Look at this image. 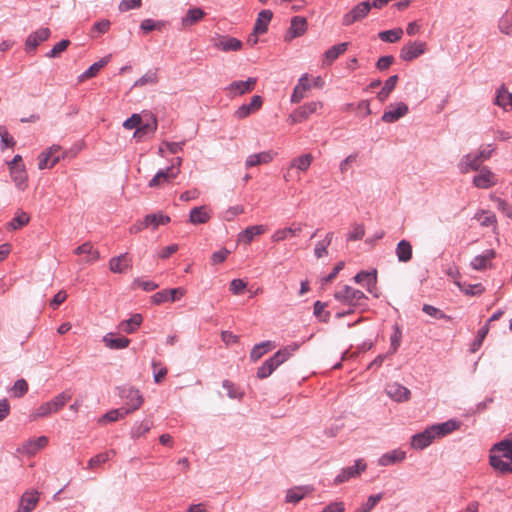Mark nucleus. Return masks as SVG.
I'll list each match as a JSON object with an SVG mask.
<instances>
[{
    "mask_svg": "<svg viewBox=\"0 0 512 512\" xmlns=\"http://www.w3.org/2000/svg\"><path fill=\"white\" fill-rule=\"evenodd\" d=\"M489 463L501 474L512 473V436L493 445Z\"/></svg>",
    "mask_w": 512,
    "mask_h": 512,
    "instance_id": "nucleus-1",
    "label": "nucleus"
},
{
    "mask_svg": "<svg viewBox=\"0 0 512 512\" xmlns=\"http://www.w3.org/2000/svg\"><path fill=\"white\" fill-rule=\"evenodd\" d=\"M299 348L298 343H293L278 350L272 357L264 361L261 367L258 368L257 377L259 379H265L270 376L274 370L284 363L295 351Z\"/></svg>",
    "mask_w": 512,
    "mask_h": 512,
    "instance_id": "nucleus-2",
    "label": "nucleus"
},
{
    "mask_svg": "<svg viewBox=\"0 0 512 512\" xmlns=\"http://www.w3.org/2000/svg\"><path fill=\"white\" fill-rule=\"evenodd\" d=\"M334 298L352 308H366L368 297L360 290L349 285H343L334 293Z\"/></svg>",
    "mask_w": 512,
    "mask_h": 512,
    "instance_id": "nucleus-3",
    "label": "nucleus"
},
{
    "mask_svg": "<svg viewBox=\"0 0 512 512\" xmlns=\"http://www.w3.org/2000/svg\"><path fill=\"white\" fill-rule=\"evenodd\" d=\"M119 397L125 401L124 409L129 411V414L137 411L143 404L144 398L139 389L125 385L118 387Z\"/></svg>",
    "mask_w": 512,
    "mask_h": 512,
    "instance_id": "nucleus-4",
    "label": "nucleus"
},
{
    "mask_svg": "<svg viewBox=\"0 0 512 512\" xmlns=\"http://www.w3.org/2000/svg\"><path fill=\"white\" fill-rule=\"evenodd\" d=\"M372 7L373 5L369 0L360 2L343 16L342 24L344 26H350L362 20L367 16Z\"/></svg>",
    "mask_w": 512,
    "mask_h": 512,
    "instance_id": "nucleus-5",
    "label": "nucleus"
},
{
    "mask_svg": "<svg viewBox=\"0 0 512 512\" xmlns=\"http://www.w3.org/2000/svg\"><path fill=\"white\" fill-rule=\"evenodd\" d=\"M366 468L367 465L363 460H356L353 466H349L341 470V472L335 477L334 484L340 485L352 478H356L361 474V472L365 471Z\"/></svg>",
    "mask_w": 512,
    "mask_h": 512,
    "instance_id": "nucleus-6",
    "label": "nucleus"
},
{
    "mask_svg": "<svg viewBox=\"0 0 512 512\" xmlns=\"http://www.w3.org/2000/svg\"><path fill=\"white\" fill-rule=\"evenodd\" d=\"M426 52V43L410 41L400 51V58L403 61H412Z\"/></svg>",
    "mask_w": 512,
    "mask_h": 512,
    "instance_id": "nucleus-7",
    "label": "nucleus"
},
{
    "mask_svg": "<svg viewBox=\"0 0 512 512\" xmlns=\"http://www.w3.org/2000/svg\"><path fill=\"white\" fill-rule=\"evenodd\" d=\"M435 438H437V432H435L432 425L427 427L424 431L413 435L411 445L414 449L423 450L428 447Z\"/></svg>",
    "mask_w": 512,
    "mask_h": 512,
    "instance_id": "nucleus-8",
    "label": "nucleus"
},
{
    "mask_svg": "<svg viewBox=\"0 0 512 512\" xmlns=\"http://www.w3.org/2000/svg\"><path fill=\"white\" fill-rule=\"evenodd\" d=\"M179 173L180 170L174 165H171L165 169H161L149 181L148 186L151 188L159 187L161 184L170 182L175 179Z\"/></svg>",
    "mask_w": 512,
    "mask_h": 512,
    "instance_id": "nucleus-9",
    "label": "nucleus"
},
{
    "mask_svg": "<svg viewBox=\"0 0 512 512\" xmlns=\"http://www.w3.org/2000/svg\"><path fill=\"white\" fill-rule=\"evenodd\" d=\"M322 107V103L318 101H313L309 103H305L296 109L291 115L292 123L302 122L307 119L311 114L315 113L318 109Z\"/></svg>",
    "mask_w": 512,
    "mask_h": 512,
    "instance_id": "nucleus-10",
    "label": "nucleus"
},
{
    "mask_svg": "<svg viewBox=\"0 0 512 512\" xmlns=\"http://www.w3.org/2000/svg\"><path fill=\"white\" fill-rule=\"evenodd\" d=\"M263 105V98L259 95H254L251 98L250 103L242 104L238 107V109L234 112V116L237 119H245L250 116L252 113L258 111Z\"/></svg>",
    "mask_w": 512,
    "mask_h": 512,
    "instance_id": "nucleus-11",
    "label": "nucleus"
},
{
    "mask_svg": "<svg viewBox=\"0 0 512 512\" xmlns=\"http://www.w3.org/2000/svg\"><path fill=\"white\" fill-rule=\"evenodd\" d=\"M307 30V20L302 16H294L291 19L290 27L285 35V41L302 36Z\"/></svg>",
    "mask_w": 512,
    "mask_h": 512,
    "instance_id": "nucleus-12",
    "label": "nucleus"
},
{
    "mask_svg": "<svg viewBox=\"0 0 512 512\" xmlns=\"http://www.w3.org/2000/svg\"><path fill=\"white\" fill-rule=\"evenodd\" d=\"M496 257L494 249H487L482 254L475 256L471 260V267L477 271H483L492 267V260Z\"/></svg>",
    "mask_w": 512,
    "mask_h": 512,
    "instance_id": "nucleus-13",
    "label": "nucleus"
},
{
    "mask_svg": "<svg viewBox=\"0 0 512 512\" xmlns=\"http://www.w3.org/2000/svg\"><path fill=\"white\" fill-rule=\"evenodd\" d=\"M257 78L249 77L246 81H233L226 88L233 96L244 95L254 90Z\"/></svg>",
    "mask_w": 512,
    "mask_h": 512,
    "instance_id": "nucleus-14",
    "label": "nucleus"
},
{
    "mask_svg": "<svg viewBox=\"0 0 512 512\" xmlns=\"http://www.w3.org/2000/svg\"><path fill=\"white\" fill-rule=\"evenodd\" d=\"M386 394L396 402H406L411 396L410 390L397 382L387 385Z\"/></svg>",
    "mask_w": 512,
    "mask_h": 512,
    "instance_id": "nucleus-15",
    "label": "nucleus"
},
{
    "mask_svg": "<svg viewBox=\"0 0 512 512\" xmlns=\"http://www.w3.org/2000/svg\"><path fill=\"white\" fill-rule=\"evenodd\" d=\"M408 111V106L403 102L397 103L395 107L391 104L389 109L383 113L381 120L385 123H394L404 117Z\"/></svg>",
    "mask_w": 512,
    "mask_h": 512,
    "instance_id": "nucleus-16",
    "label": "nucleus"
},
{
    "mask_svg": "<svg viewBox=\"0 0 512 512\" xmlns=\"http://www.w3.org/2000/svg\"><path fill=\"white\" fill-rule=\"evenodd\" d=\"M49 28H40L37 31L31 33L25 42V50L27 52L34 51L38 45L46 41L50 36Z\"/></svg>",
    "mask_w": 512,
    "mask_h": 512,
    "instance_id": "nucleus-17",
    "label": "nucleus"
},
{
    "mask_svg": "<svg viewBox=\"0 0 512 512\" xmlns=\"http://www.w3.org/2000/svg\"><path fill=\"white\" fill-rule=\"evenodd\" d=\"M132 267V259L128 253H123L119 256L112 257L109 260V269L113 273H125Z\"/></svg>",
    "mask_w": 512,
    "mask_h": 512,
    "instance_id": "nucleus-18",
    "label": "nucleus"
},
{
    "mask_svg": "<svg viewBox=\"0 0 512 512\" xmlns=\"http://www.w3.org/2000/svg\"><path fill=\"white\" fill-rule=\"evenodd\" d=\"M61 147L59 145H53L46 151L42 152L39 155L38 168L40 170L52 168L58 161L60 160L62 155H57L53 159H51L53 155V151H60Z\"/></svg>",
    "mask_w": 512,
    "mask_h": 512,
    "instance_id": "nucleus-19",
    "label": "nucleus"
},
{
    "mask_svg": "<svg viewBox=\"0 0 512 512\" xmlns=\"http://www.w3.org/2000/svg\"><path fill=\"white\" fill-rule=\"evenodd\" d=\"M354 281L365 286L369 293H373V289L376 288L377 284V272L376 270L371 272L360 271L354 276Z\"/></svg>",
    "mask_w": 512,
    "mask_h": 512,
    "instance_id": "nucleus-20",
    "label": "nucleus"
},
{
    "mask_svg": "<svg viewBox=\"0 0 512 512\" xmlns=\"http://www.w3.org/2000/svg\"><path fill=\"white\" fill-rule=\"evenodd\" d=\"M10 175L15 183V186L20 190L24 191L27 188V180L28 175L26 173V169L24 165L21 166H11L10 169Z\"/></svg>",
    "mask_w": 512,
    "mask_h": 512,
    "instance_id": "nucleus-21",
    "label": "nucleus"
},
{
    "mask_svg": "<svg viewBox=\"0 0 512 512\" xmlns=\"http://www.w3.org/2000/svg\"><path fill=\"white\" fill-rule=\"evenodd\" d=\"M39 502V493L37 491H26L19 504L17 512H31Z\"/></svg>",
    "mask_w": 512,
    "mask_h": 512,
    "instance_id": "nucleus-22",
    "label": "nucleus"
},
{
    "mask_svg": "<svg viewBox=\"0 0 512 512\" xmlns=\"http://www.w3.org/2000/svg\"><path fill=\"white\" fill-rule=\"evenodd\" d=\"M313 161V156L310 153L303 154L299 157L294 158L289 166L288 173L284 175L286 181H288V177L290 176L291 169H297L300 172H305L309 169L311 163Z\"/></svg>",
    "mask_w": 512,
    "mask_h": 512,
    "instance_id": "nucleus-23",
    "label": "nucleus"
},
{
    "mask_svg": "<svg viewBox=\"0 0 512 512\" xmlns=\"http://www.w3.org/2000/svg\"><path fill=\"white\" fill-rule=\"evenodd\" d=\"M302 226V223H294L290 227L279 229L273 233L271 240L273 242H281L286 240L288 237L296 236L302 231Z\"/></svg>",
    "mask_w": 512,
    "mask_h": 512,
    "instance_id": "nucleus-24",
    "label": "nucleus"
},
{
    "mask_svg": "<svg viewBox=\"0 0 512 512\" xmlns=\"http://www.w3.org/2000/svg\"><path fill=\"white\" fill-rule=\"evenodd\" d=\"M406 458V452L401 449H394L387 453H384L378 460L380 466H390L396 463L404 461Z\"/></svg>",
    "mask_w": 512,
    "mask_h": 512,
    "instance_id": "nucleus-25",
    "label": "nucleus"
},
{
    "mask_svg": "<svg viewBox=\"0 0 512 512\" xmlns=\"http://www.w3.org/2000/svg\"><path fill=\"white\" fill-rule=\"evenodd\" d=\"M473 184L477 188L488 189L495 185L494 174L487 167H484L480 174L474 176Z\"/></svg>",
    "mask_w": 512,
    "mask_h": 512,
    "instance_id": "nucleus-26",
    "label": "nucleus"
},
{
    "mask_svg": "<svg viewBox=\"0 0 512 512\" xmlns=\"http://www.w3.org/2000/svg\"><path fill=\"white\" fill-rule=\"evenodd\" d=\"M276 153L273 151H264L257 154L249 155L246 159L245 165L251 168L260 164L270 163L275 157Z\"/></svg>",
    "mask_w": 512,
    "mask_h": 512,
    "instance_id": "nucleus-27",
    "label": "nucleus"
},
{
    "mask_svg": "<svg viewBox=\"0 0 512 512\" xmlns=\"http://www.w3.org/2000/svg\"><path fill=\"white\" fill-rule=\"evenodd\" d=\"M273 13L271 10L265 9L258 13L256 22L254 24V32L256 34H264L268 30L269 23L271 22Z\"/></svg>",
    "mask_w": 512,
    "mask_h": 512,
    "instance_id": "nucleus-28",
    "label": "nucleus"
},
{
    "mask_svg": "<svg viewBox=\"0 0 512 512\" xmlns=\"http://www.w3.org/2000/svg\"><path fill=\"white\" fill-rule=\"evenodd\" d=\"M309 89H310V83H309L308 75L304 74L300 77L297 85L293 89V93L291 95V102L299 103L305 97V92Z\"/></svg>",
    "mask_w": 512,
    "mask_h": 512,
    "instance_id": "nucleus-29",
    "label": "nucleus"
},
{
    "mask_svg": "<svg viewBox=\"0 0 512 512\" xmlns=\"http://www.w3.org/2000/svg\"><path fill=\"white\" fill-rule=\"evenodd\" d=\"M482 161L477 154L469 153L462 157L459 168L462 173H467L470 170L477 171L480 168Z\"/></svg>",
    "mask_w": 512,
    "mask_h": 512,
    "instance_id": "nucleus-30",
    "label": "nucleus"
},
{
    "mask_svg": "<svg viewBox=\"0 0 512 512\" xmlns=\"http://www.w3.org/2000/svg\"><path fill=\"white\" fill-rule=\"evenodd\" d=\"M348 47V43L343 42L330 47L325 53L323 58V65H331L341 54H343Z\"/></svg>",
    "mask_w": 512,
    "mask_h": 512,
    "instance_id": "nucleus-31",
    "label": "nucleus"
},
{
    "mask_svg": "<svg viewBox=\"0 0 512 512\" xmlns=\"http://www.w3.org/2000/svg\"><path fill=\"white\" fill-rule=\"evenodd\" d=\"M211 216L205 206L194 207L190 211L189 221L194 225L205 224L210 220Z\"/></svg>",
    "mask_w": 512,
    "mask_h": 512,
    "instance_id": "nucleus-32",
    "label": "nucleus"
},
{
    "mask_svg": "<svg viewBox=\"0 0 512 512\" xmlns=\"http://www.w3.org/2000/svg\"><path fill=\"white\" fill-rule=\"evenodd\" d=\"M399 262L407 263L412 259V245L407 240L398 242L395 250Z\"/></svg>",
    "mask_w": 512,
    "mask_h": 512,
    "instance_id": "nucleus-33",
    "label": "nucleus"
},
{
    "mask_svg": "<svg viewBox=\"0 0 512 512\" xmlns=\"http://www.w3.org/2000/svg\"><path fill=\"white\" fill-rule=\"evenodd\" d=\"M265 231L266 228L264 225L248 226L240 233L239 241L244 242L245 244H250L255 236L261 235Z\"/></svg>",
    "mask_w": 512,
    "mask_h": 512,
    "instance_id": "nucleus-34",
    "label": "nucleus"
},
{
    "mask_svg": "<svg viewBox=\"0 0 512 512\" xmlns=\"http://www.w3.org/2000/svg\"><path fill=\"white\" fill-rule=\"evenodd\" d=\"M143 321L141 314H133L129 319L124 320L120 323L119 329L128 334L134 333Z\"/></svg>",
    "mask_w": 512,
    "mask_h": 512,
    "instance_id": "nucleus-35",
    "label": "nucleus"
},
{
    "mask_svg": "<svg viewBox=\"0 0 512 512\" xmlns=\"http://www.w3.org/2000/svg\"><path fill=\"white\" fill-rule=\"evenodd\" d=\"M103 342L110 349H124L128 347L130 340L127 337H113L112 333H108L103 337Z\"/></svg>",
    "mask_w": 512,
    "mask_h": 512,
    "instance_id": "nucleus-36",
    "label": "nucleus"
},
{
    "mask_svg": "<svg viewBox=\"0 0 512 512\" xmlns=\"http://www.w3.org/2000/svg\"><path fill=\"white\" fill-rule=\"evenodd\" d=\"M48 444V438L46 436H40L35 440L27 441L23 449L28 455H35L40 449L44 448Z\"/></svg>",
    "mask_w": 512,
    "mask_h": 512,
    "instance_id": "nucleus-37",
    "label": "nucleus"
},
{
    "mask_svg": "<svg viewBox=\"0 0 512 512\" xmlns=\"http://www.w3.org/2000/svg\"><path fill=\"white\" fill-rule=\"evenodd\" d=\"M170 222V217L162 213L148 214L144 217V225L146 228H158L159 225H165Z\"/></svg>",
    "mask_w": 512,
    "mask_h": 512,
    "instance_id": "nucleus-38",
    "label": "nucleus"
},
{
    "mask_svg": "<svg viewBox=\"0 0 512 512\" xmlns=\"http://www.w3.org/2000/svg\"><path fill=\"white\" fill-rule=\"evenodd\" d=\"M205 13L200 8H191L187 11L186 15L182 18V26L189 27L199 22Z\"/></svg>",
    "mask_w": 512,
    "mask_h": 512,
    "instance_id": "nucleus-39",
    "label": "nucleus"
},
{
    "mask_svg": "<svg viewBox=\"0 0 512 512\" xmlns=\"http://www.w3.org/2000/svg\"><path fill=\"white\" fill-rule=\"evenodd\" d=\"M398 80V75H392L385 81L383 88L377 94V98L380 102L386 101L390 93L396 87Z\"/></svg>",
    "mask_w": 512,
    "mask_h": 512,
    "instance_id": "nucleus-40",
    "label": "nucleus"
},
{
    "mask_svg": "<svg viewBox=\"0 0 512 512\" xmlns=\"http://www.w3.org/2000/svg\"><path fill=\"white\" fill-rule=\"evenodd\" d=\"M495 104L507 109H512V93L509 92L504 85H502L496 95Z\"/></svg>",
    "mask_w": 512,
    "mask_h": 512,
    "instance_id": "nucleus-41",
    "label": "nucleus"
},
{
    "mask_svg": "<svg viewBox=\"0 0 512 512\" xmlns=\"http://www.w3.org/2000/svg\"><path fill=\"white\" fill-rule=\"evenodd\" d=\"M216 47L222 51H238L242 47V42L234 37H224L217 44Z\"/></svg>",
    "mask_w": 512,
    "mask_h": 512,
    "instance_id": "nucleus-42",
    "label": "nucleus"
},
{
    "mask_svg": "<svg viewBox=\"0 0 512 512\" xmlns=\"http://www.w3.org/2000/svg\"><path fill=\"white\" fill-rule=\"evenodd\" d=\"M460 426V423L455 420H448L446 422L440 424H434L433 427L435 432H437V437H443L448 435L449 433L455 431Z\"/></svg>",
    "mask_w": 512,
    "mask_h": 512,
    "instance_id": "nucleus-43",
    "label": "nucleus"
},
{
    "mask_svg": "<svg viewBox=\"0 0 512 512\" xmlns=\"http://www.w3.org/2000/svg\"><path fill=\"white\" fill-rule=\"evenodd\" d=\"M109 62V57H104L100 59L99 61L93 63L85 72H83L80 77L79 81H83L85 79L92 78L97 75V73L102 69L104 66H106Z\"/></svg>",
    "mask_w": 512,
    "mask_h": 512,
    "instance_id": "nucleus-44",
    "label": "nucleus"
},
{
    "mask_svg": "<svg viewBox=\"0 0 512 512\" xmlns=\"http://www.w3.org/2000/svg\"><path fill=\"white\" fill-rule=\"evenodd\" d=\"M116 455L115 450L106 451L100 454H97L96 456L92 457L88 461V469H96L97 467H100L102 464L106 463L111 456Z\"/></svg>",
    "mask_w": 512,
    "mask_h": 512,
    "instance_id": "nucleus-45",
    "label": "nucleus"
},
{
    "mask_svg": "<svg viewBox=\"0 0 512 512\" xmlns=\"http://www.w3.org/2000/svg\"><path fill=\"white\" fill-rule=\"evenodd\" d=\"M157 129V119L155 116H151L150 120L145 124H140L136 129L134 136L142 137L146 134H153Z\"/></svg>",
    "mask_w": 512,
    "mask_h": 512,
    "instance_id": "nucleus-46",
    "label": "nucleus"
},
{
    "mask_svg": "<svg viewBox=\"0 0 512 512\" xmlns=\"http://www.w3.org/2000/svg\"><path fill=\"white\" fill-rule=\"evenodd\" d=\"M127 415H129V411H126L124 409V407H121V408L110 410L109 412L105 413L100 418L99 421L102 423L114 422V421L125 418Z\"/></svg>",
    "mask_w": 512,
    "mask_h": 512,
    "instance_id": "nucleus-47",
    "label": "nucleus"
},
{
    "mask_svg": "<svg viewBox=\"0 0 512 512\" xmlns=\"http://www.w3.org/2000/svg\"><path fill=\"white\" fill-rule=\"evenodd\" d=\"M402 35H403L402 28H395V29L385 30V31L380 32L378 34V37L383 42L395 43L401 39Z\"/></svg>",
    "mask_w": 512,
    "mask_h": 512,
    "instance_id": "nucleus-48",
    "label": "nucleus"
},
{
    "mask_svg": "<svg viewBox=\"0 0 512 512\" xmlns=\"http://www.w3.org/2000/svg\"><path fill=\"white\" fill-rule=\"evenodd\" d=\"M30 221L28 214L22 210L18 211L15 217L9 222L8 228L11 230H17L27 225Z\"/></svg>",
    "mask_w": 512,
    "mask_h": 512,
    "instance_id": "nucleus-49",
    "label": "nucleus"
},
{
    "mask_svg": "<svg viewBox=\"0 0 512 512\" xmlns=\"http://www.w3.org/2000/svg\"><path fill=\"white\" fill-rule=\"evenodd\" d=\"M71 399V394L62 392L55 396L51 401H48L53 412L59 411Z\"/></svg>",
    "mask_w": 512,
    "mask_h": 512,
    "instance_id": "nucleus-50",
    "label": "nucleus"
},
{
    "mask_svg": "<svg viewBox=\"0 0 512 512\" xmlns=\"http://www.w3.org/2000/svg\"><path fill=\"white\" fill-rule=\"evenodd\" d=\"M151 427L152 423L147 420L136 422L131 429V437L140 438L144 436L146 433H148Z\"/></svg>",
    "mask_w": 512,
    "mask_h": 512,
    "instance_id": "nucleus-51",
    "label": "nucleus"
},
{
    "mask_svg": "<svg viewBox=\"0 0 512 512\" xmlns=\"http://www.w3.org/2000/svg\"><path fill=\"white\" fill-rule=\"evenodd\" d=\"M306 493L307 491L304 487H295L289 489L286 494V502L293 504L298 503L305 497Z\"/></svg>",
    "mask_w": 512,
    "mask_h": 512,
    "instance_id": "nucleus-52",
    "label": "nucleus"
},
{
    "mask_svg": "<svg viewBox=\"0 0 512 512\" xmlns=\"http://www.w3.org/2000/svg\"><path fill=\"white\" fill-rule=\"evenodd\" d=\"M158 82L157 69L149 70L135 81L134 87H141L147 84H156Z\"/></svg>",
    "mask_w": 512,
    "mask_h": 512,
    "instance_id": "nucleus-53",
    "label": "nucleus"
},
{
    "mask_svg": "<svg viewBox=\"0 0 512 512\" xmlns=\"http://www.w3.org/2000/svg\"><path fill=\"white\" fill-rule=\"evenodd\" d=\"M74 253L76 255L89 254V255H91V258L89 259L90 261H95L99 258V252L96 250H93V246L90 242H85L82 245L78 246L74 250Z\"/></svg>",
    "mask_w": 512,
    "mask_h": 512,
    "instance_id": "nucleus-54",
    "label": "nucleus"
},
{
    "mask_svg": "<svg viewBox=\"0 0 512 512\" xmlns=\"http://www.w3.org/2000/svg\"><path fill=\"white\" fill-rule=\"evenodd\" d=\"M422 311L425 314H427V315H429V316H431V317H433L435 319H445V320H448V321H450L452 319L451 316L446 315L440 309H438V308H436V307H434V306H432L430 304H424L422 306Z\"/></svg>",
    "mask_w": 512,
    "mask_h": 512,
    "instance_id": "nucleus-55",
    "label": "nucleus"
},
{
    "mask_svg": "<svg viewBox=\"0 0 512 512\" xmlns=\"http://www.w3.org/2000/svg\"><path fill=\"white\" fill-rule=\"evenodd\" d=\"M383 498V493H378L368 497L366 503L357 508L355 512H370L377 503Z\"/></svg>",
    "mask_w": 512,
    "mask_h": 512,
    "instance_id": "nucleus-56",
    "label": "nucleus"
},
{
    "mask_svg": "<svg viewBox=\"0 0 512 512\" xmlns=\"http://www.w3.org/2000/svg\"><path fill=\"white\" fill-rule=\"evenodd\" d=\"M326 303L316 301L314 303V315L319 318L321 322L327 323L330 319V312L325 311Z\"/></svg>",
    "mask_w": 512,
    "mask_h": 512,
    "instance_id": "nucleus-57",
    "label": "nucleus"
},
{
    "mask_svg": "<svg viewBox=\"0 0 512 512\" xmlns=\"http://www.w3.org/2000/svg\"><path fill=\"white\" fill-rule=\"evenodd\" d=\"M488 332H489V326H488V323H486L483 327H481L478 330L477 336L472 343V348H471L472 352L477 351L481 347Z\"/></svg>",
    "mask_w": 512,
    "mask_h": 512,
    "instance_id": "nucleus-58",
    "label": "nucleus"
},
{
    "mask_svg": "<svg viewBox=\"0 0 512 512\" xmlns=\"http://www.w3.org/2000/svg\"><path fill=\"white\" fill-rule=\"evenodd\" d=\"M460 289L466 294L470 296L480 295L484 292V287L481 283L477 284H459Z\"/></svg>",
    "mask_w": 512,
    "mask_h": 512,
    "instance_id": "nucleus-59",
    "label": "nucleus"
},
{
    "mask_svg": "<svg viewBox=\"0 0 512 512\" xmlns=\"http://www.w3.org/2000/svg\"><path fill=\"white\" fill-rule=\"evenodd\" d=\"M223 388L227 391V395L231 399H241L243 396V392H241L233 382L230 380H224L222 383Z\"/></svg>",
    "mask_w": 512,
    "mask_h": 512,
    "instance_id": "nucleus-60",
    "label": "nucleus"
},
{
    "mask_svg": "<svg viewBox=\"0 0 512 512\" xmlns=\"http://www.w3.org/2000/svg\"><path fill=\"white\" fill-rule=\"evenodd\" d=\"M365 235V227L363 224H354L352 230L347 235V241L361 240Z\"/></svg>",
    "mask_w": 512,
    "mask_h": 512,
    "instance_id": "nucleus-61",
    "label": "nucleus"
},
{
    "mask_svg": "<svg viewBox=\"0 0 512 512\" xmlns=\"http://www.w3.org/2000/svg\"><path fill=\"white\" fill-rule=\"evenodd\" d=\"M70 45V41L67 39H63L57 44L53 46V48L47 53L48 58H55L60 55L63 51H65Z\"/></svg>",
    "mask_w": 512,
    "mask_h": 512,
    "instance_id": "nucleus-62",
    "label": "nucleus"
},
{
    "mask_svg": "<svg viewBox=\"0 0 512 512\" xmlns=\"http://www.w3.org/2000/svg\"><path fill=\"white\" fill-rule=\"evenodd\" d=\"M13 396L20 398L28 391V384L25 379H18L12 389H11Z\"/></svg>",
    "mask_w": 512,
    "mask_h": 512,
    "instance_id": "nucleus-63",
    "label": "nucleus"
},
{
    "mask_svg": "<svg viewBox=\"0 0 512 512\" xmlns=\"http://www.w3.org/2000/svg\"><path fill=\"white\" fill-rule=\"evenodd\" d=\"M498 27L502 33L512 35V19L508 15L500 18Z\"/></svg>",
    "mask_w": 512,
    "mask_h": 512,
    "instance_id": "nucleus-64",
    "label": "nucleus"
}]
</instances>
